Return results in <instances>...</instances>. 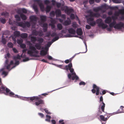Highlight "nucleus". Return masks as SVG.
<instances>
[{
    "instance_id": "49530a36",
    "label": "nucleus",
    "mask_w": 124,
    "mask_h": 124,
    "mask_svg": "<svg viewBox=\"0 0 124 124\" xmlns=\"http://www.w3.org/2000/svg\"><path fill=\"white\" fill-rule=\"evenodd\" d=\"M41 26L43 28H48V24L46 23L41 24Z\"/></svg>"
},
{
    "instance_id": "de8ad7c7",
    "label": "nucleus",
    "mask_w": 124,
    "mask_h": 124,
    "mask_svg": "<svg viewBox=\"0 0 124 124\" xmlns=\"http://www.w3.org/2000/svg\"><path fill=\"white\" fill-rule=\"evenodd\" d=\"M47 58H48L49 60H54L57 61V59L54 60L53 59V58L51 56L49 55H48V54H47Z\"/></svg>"
},
{
    "instance_id": "8fccbe9b",
    "label": "nucleus",
    "mask_w": 124,
    "mask_h": 124,
    "mask_svg": "<svg viewBox=\"0 0 124 124\" xmlns=\"http://www.w3.org/2000/svg\"><path fill=\"white\" fill-rule=\"evenodd\" d=\"M112 1L116 3H121V1L120 0H112Z\"/></svg>"
},
{
    "instance_id": "7ed1b4c3",
    "label": "nucleus",
    "mask_w": 124,
    "mask_h": 124,
    "mask_svg": "<svg viewBox=\"0 0 124 124\" xmlns=\"http://www.w3.org/2000/svg\"><path fill=\"white\" fill-rule=\"evenodd\" d=\"M96 23L98 24V26L100 27H101L102 29H104L107 28L108 31H111L112 30V28L114 27L113 24L114 22H112L109 24V27H108V25L104 23L102 21L101 19L99 18L96 20Z\"/></svg>"
},
{
    "instance_id": "0e129e2a",
    "label": "nucleus",
    "mask_w": 124,
    "mask_h": 124,
    "mask_svg": "<svg viewBox=\"0 0 124 124\" xmlns=\"http://www.w3.org/2000/svg\"><path fill=\"white\" fill-rule=\"evenodd\" d=\"M17 13L19 15H20V16L21 15V14H23L22 13L21 9V10H18L17 11Z\"/></svg>"
},
{
    "instance_id": "338daca9",
    "label": "nucleus",
    "mask_w": 124,
    "mask_h": 124,
    "mask_svg": "<svg viewBox=\"0 0 124 124\" xmlns=\"http://www.w3.org/2000/svg\"><path fill=\"white\" fill-rule=\"evenodd\" d=\"M94 0H89V2L90 4H92L94 3Z\"/></svg>"
},
{
    "instance_id": "ea45409f",
    "label": "nucleus",
    "mask_w": 124,
    "mask_h": 124,
    "mask_svg": "<svg viewBox=\"0 0 124 124\" xmlns=\"http://www.w3.org/2000/svg\"><path fill=\"white\" fill-rule=\"evenodd\" d=\"M44 35L43 31L41 30H40L38 31V35L39 36L42 37Z\"/></svg>"
},
{
    "instance_id": "6e6d98bb",
    "label": "nucleus",
    "mask_w": 124,
    "mask_h": 124,
    "mask_svg": "<svg viewBox=\"0 0 124 124\" xmlns=\"http://www.w3.org/2000/svg\"><path fill=\"white\" fill-rule=\"evenodd\" d=\"M94 17H99L100 16V14L98 13H94Z\"/></svg>"
},
{
    "instance_id": "e433bc0d",
    "label": "nucleus",
    "mask_w": 124,
    "mask_h": 124,
    "mask_svg": "<svg viewBox=\"0 0 124 124\" xmlns=\"http://www.w3.org/2000/svg\"><path fill=\"white\" fill-rule=\"evenodd\" d=\"M20 36L23 38H26L28 37V34L26 33H22L21 34Z\"/></svg>"
},
{
    "instance_id": "aec40b11",
    "label": "nucleus",
    "mask_w": 124,
    "mask_h": 124,
    "mask_svg": "<svg viewBox=\"0 0 124 124\" xmlns=\"http://www.w3.org/2000/svg\"><path fill=\"white\" fill-rule=\"evenodd\" d=\"M14 34L15 37L14 38V37H13L12 39L14 40H16L15 37H19L21 35L20 32L17 31H15L14 33Z\"/></svg>"
},
{
    "instance_id": "58836bf2",
    "label": "nucleus",
    "mask_w": 124,
    "mask_h": 124,
    "mask_svg": "<svg viewBox=\"0 0 124 124\" xmlns=\"http://www.w3.org/2000/svg\"><path fill=\"white\" fill-rule=\"evenodd\" d=\"M21 18L23 20H26L27 19L26 16L23 13L20 16Z\"/></svg>"
},
{
    "instance_id": "72a5a7b5",
    "label": "nucleus",
    "mask_w": 124,
    "mask_h": 124,
    "mask_svg": "<svg viewBox=\"0 0 124 124\" xmlns=\"http://www.w3.org/2000/svg\"><path fill=\"white\" fill-rule=\"evenodd\" d=\"M40 18L42 21L45 22L46 21V16L42 15L40 16Z\"/></svg>"
},
{
    "instance_id": "f704fd0d",
    "label": "nucleus",
    "mask_w": 124,
    "mask_h": 124,
    "mask_svg": "<svg viewBox=\"0 0 124 124\" xmlns=\"http://www.w3.org/2000/svg\"><path fill=\"white\" fill-rule=\"evenodd\" d=\"M37 41L38 42V43L41 44L44 41V39L41 38H39L37 39Z\"/></svg>"
},
{
    "instance_id": "c03bdc74",
    "label": "nucleus",
    "mask_w": 124,
    "mask_h": 124,
    "mask_svg": "<svg viewBox=\"0 0 124 124\" xmlns=\"http://www.w3.org/2000/svg\"><path fill=\"white\" fill-rule=\"evenodd\" d=\"M3 36H2L1 42L3 44H5L6 43V40L5 39L3 38Z\"/></svg>"
},
{
    "instance_id": "9b49d317",
    "label": "nucleus",
    "mask_w": 124,
    "mask_h": 124,
    "mask_svg": "<svg viewBox=\"0 0 124 124\" xmlns=\"http://www.w3.org/2000/svg\"><path fill=\"white\" fill-rule=\"evenodd\" d=\"M93 89L91 91L93 93H96V94L97 95H99V93L101 95L102 94V93L99 92L100 90H102V89H101L95 84L93 85Z\"/></svg>"
},
{
    "instance_id": "a19ab883",
    "label": "nucleus",
    "mask_w": 124,
    "mask_h": 124,
    "mask_svg": "<svg viewBox=\"0 0 124 124\" xmlns=\"http://www.w3.org/2000/svg\"><path fill=\"white\" fill-rule=\"evenodd\" d=\"M15 18L17 21H19L21 20L20 16L18 15H16L15 16Z\"/></svg>"
},
{
    "instance_id": "7c9ffc66",
    "label": "nucleus",
    "mask_w": 124,
    "mask_h": 124,
    "mask_svg": "<svg viewBox=\"0 0 124 124\" xmlns=\"http://www.w3.org/2000/svg\"><path fill=\"white\" fill-rule=\"evenodd\" d=\"M51 8V6L48 5H47L45 8V11L46 12H48L50 11Z\"/></svg>"
},
{
    "instance_id": "bf43d9fd",
    "label": "nucleus",
    "mask_w": 124,
    "mask_h": 124,
    "mask_svg": "<svg viewBox=\"0 0 124 124\" xmlns=\"http://www.w3.org/2000/svg\"><path fill=\"white\" fill-rule=\"evenodd\" d=\"M20 46L21 48H24L26 47V45L24 44H21L20 45Z\"/></svg>"
},
{
    "instance_id": "39448f33",
    "label": "nucleus",
    "mask_w": 124,
    "mask_h": 124,
    "mask_svg": "<svg viewBox=\"0 0 124 124\" xmlns=\"http://www.w3.org/2000/svg\"><path fill=\"white\" fill-rule=\"evenodd\" d=\"M102 8H105L106 9H109L110 10H115L118 8V7L117 6H108L106 4H105L101 5V7H98L93 8V10L94 12H97L101 10Z\"/></svg>"
},
{
    "instance_id": "a211bd4d",
    "label": "nucleus",
    "mask_w": 124,
    "mask_h": 124,
    "mask_svg": "<svg viewBox=\"0 0 124 124\" xmlns=\"http://www.w3.org/2000/svg\"><path fill=\"white\" fill-rule=\"evenodd\" d=\"M58 39V38H53L51 40V41H50L48 42H47V44H46V45L48 47H50L51 45H52V44L54 42L56 41Z\"/></svg>"
},
{
    "instance_id": "79ce46f5",
    "label": "nucleus",
    "mask_w": 124,
    "mask_h": 124,
    "mask_svg": "<svg viewBox=\"0 0 124 124\" xmlns=\"http://www.w3.org/2000/svg\"><path fill=\"white\" fill-rule=\"evenodd\" d=\"M1 15L5 16H9V14L7 12H3L1 13Z\"/></svg>"
},
{
    "instance_id": "f8f14e48",
    "label": "nucleus",
    "mask_w": 124,
    "mask_h": 124,
    "mask_svg": "<svg viewBox=\"0 0 124 124\" xmlns=\"http://www.w3.org/2000/svg\"><path fill=\"white\" fill-rule=\"evenodd\" d=\"M49 48L46 46L44 47H42V50L40 51V55L44 56L47 54H48V51Z\"/></svg>"
},
{
    "instance_id": "a878e982",
    "label": "nucleus",
    "mask_w": 124,
    "mask_h": 124,
    "mask_svg": "<svg viewBox=\"0 0 124 124\" xmlns=\"http://www.w3.org/2000/svg\"><path fill=\"white\" fill-rule=\"evenodd\" d=\"M32 7L36 13V14L38 13V12L39 10L37 5L34 4L32 5Z\"/></svg>"
},
{
    "instance_id": "4d7b16f0",
    "label": "nucleus",
    "mask_w": 124,
    "mask_h": 124,
    "mask_svg": "<svg viewBox=\"0 0 124 124\" xmlns=\"http://www.w3.org/2000/svg\"><path fill=\"white\" fill-rule=\"evenodd\" d=\"M44 111H45V112L47 114H51V112L49 111L46 108H45L44 109Z\"/></svg>"
},
{
    "instance_id": "b1692460",
    "label": "nucleus",
    "mask_w": 124,
    "mask_h": 124,
    "mask_svg": "<svg viewBox=\"0 0 124 124\" xmlns=\"http://www.w3.org/2000/svg\"><path fill=\"white\" fill-rule=\"evenodd\" d=\"M73 9L71 8H68L65 10V12H66L68 15H70L71 13L73 12Z\"/></svg>"
},
{
    "instance_id": "cd10ccee",
    "label": "nucleus",
    "mask_w": 124,
    "mask_h": 124,
    "mask_svg": "<svg viewBox=\"0 0 124 124\" xmlns=\"http://www.w3.org/2000/svg\"><path fill=\"white\" fill-rule=\"evenodd\" d=\"M76 31L77 34L78 35L81 36L83 34V32L81 28L78 29Z\"/></svg>"
},
{
    "instance_id": "774afa93",
    "label": "nucleus",
    "mask_w": 124,
    "mask_h": 124,
    "mask_svg": "<svg viewBox=\"0 0 124 124\" xmlns=\"http://www.w3.org/2000/svg\"><path fill=\"white\" fill-rule=\"evenodd\" d=\"M72 26L74 28H76L77 27V24L75 23H73L72 25Z\"/></svg>"
},
{
    "instance_id": "20e7f679",
    "label": "nucleus",
    "mask_w": 124,
    "mask_h": 124,
    "mask_svg": "<svg viewBox=\"0 0 124 124\" xmlns=\"http://www.w3.org/2000/svg\"><path fill=\"white\" fill-rule=\"evenodd\" d=\"M120 15H121V16L119 17V20H124V7H123L121 10L115 12L114 15L112 17L113 18V21L117 19L118 16Z\"/></svg>"
},
{
    "instance_id": "4468645a",
    "label": "nucleus",
    "mask_w": 124,
    "mask_h": 124,
    "mask_svg": "<svg viewBox=\"0 0 124 124\" xmlns=\"http://www.w3.org/2000/svg\"><path fill=\"white\" fill-rule=\"evenodd\" d=\"M31 22L33 24L32 27L35 25L36 23L37 18L35 16L33 15L31 16L30 17Z\"/></svg>"
},
{
    "instance_id": "ddd939ff",
    "label": "nucleus",
    "mask_w": 124,
    "mask_h": 124,
    "mask_svg": "<svg viewBox=\"0 0 124 124\" xmlns=\"http://www.w3.org/2000/svg\"><path fill=\"white\" fill-rule=\"evenodd\" d=\"M18 26H20L23 28H25L26 27H29L30 26V23L29 22H27L25 23L22 22H20L18 23Z\"/></svg>"
},
{
    "instance_id": "423d86ee",
    "label": "nucleus",
    "mask_w": 124,
    "mask_h": 124,
    "mask_svg": "<svg viewBox=\"0 0 124 124\" xmlns=\"http://www.w3.org/2000/svg\"><path fill=\"white\" fill-rule=\"evenodd\" d=\"M14 64V63L13 61H11L9 63V60L7 59L6 60L4 63V67L0 69V73L2 71L3 72V71H4V70L5 69H7L9 71V70L10 69L11 65Z\"/></svg>"
},
{
    "instance_id": "c756f323",
    "label": "nucleus",
    "mask_w": 124,
    "mask_h": 124,
    "mask_svg": "<svg viewBox=\"0 0 124 124\" xmlns=\"http://www.w3.org/2000/svg\"><path fill=\"white\" fill-rule=\"evenodd\" d=\"M94 13L92 12L90 13L89 15H86V17L87 19L88 18H94Z\"/></svg>"
},
{
    "instance_id": "680f3d73",
    "label": "nucleus",
    "mask_w": 124,
    "mask_h": 124,
    "mask_svg": "<svg viewBox=\"0 0 124 124\" xmlns=\"http://www.w3.org/2000/svg\"><path fill=\"white\" fill-rule=\"evenodd\" d=\"M79 84L80 85H85V83L83 81H81L79 83Z\"/></svg>"
},
{
    "instance_id": "f3484780",
    "label": "nucleus",
    "mask_w": 124,
    "mask_h": 124,
    "mask_svg": "<svg viewBox=\"0 0 124 124\" xmlns=\"http://www.w3.org/2000/svg\"><path fill=\"white\" fill-rule=\"evenodd\" d=\"M67 30L69 33V34L71 35H74L76 33L75 29L72 28H70L67 29Z\"/></svg>"
},
{
    "instance_id": "69168bd1",
    "label": "nucleus",
    "mask_w": 124,
    "mask_h": 124,
    "mask_svg": "<svg viewBox=\"0 0 124 124\" xmlns=\"http://www.w3.org/2000/svg\"><path fill=\"white\" fill-rule=\"evenodd\" d=\"M56 5L57 8H60L61 6V3L59 2H57L56 4Z\"/></svg>"
},
{
    "instance_id": "9d476101",
    "label": "nucleus",
    "mask_w": 124,
    "mask_h": 124,
    "mask_svg": "<svg viewBox=\"0 0 124 124\" xmlns=\"http://www.w3.org/2000/svg\"><path fill=\"white\" fill-rule=\"evenodd\" d=\"M72 63H70L68 65H66L65 67L64 70H66L67 71L69 70L71 75H76V73L75 72L74 69L72 68Z\"/></svg>"
},
{
    "instance_id": "f03ea898",
    "label": "nucleus",
    "mask_w": 124,
    "mask_h": 124,
    "mask_svg": "<svg viewBox=\"0 0 124 124\" xmlns=\"http://www.w3.org/2000/svg\"><path fill=\"white\" fill-rule=\"evenodd\" d=\"M26 44L28 45L29 46V50L28 51L27 53L30 56L34 57H39L36 54H37L38 53V51L36 50V48L29 41H26Z\"/></svg>"
},
{
    "instance_id": "603ef678",
    "label": "nucleus",
    "mask_w": 124,
    "mask_h": 124,
    "mask_svg": "<svg viewBox=\"0 0 124 124\" xmlns=\"http://www.w3.org/2000/svg\"><path fill=\"white\" fill-rule=\"evenodd\" d=\"M22 13H24L25 14H26L27 12V10L25 8H22L21 9Z\"/></svg>"
},
{
    "instance_id": "dca6fc26",
    "label": "nucleus",
    "mask_w": 124,
    "mask_h": 124,
    "mask_svg": "<svg viewBox=\"0 0 124 124\" xmlns=\"http://www.w3.org/2000/svg\"><path fill=\"white\" fill-rule=\"evenodd\" d=\"M100 105H101V109L103 112H104V108L105 104L103 101V98L102 96H101L100 99Z\"/></svg>"
},
{
    "instance_id": "f257e3e1",
    "label": "nucleus",
    "mask_w": 124,
    "mask_h": 124,
    "mask_svg": "<svg viewBox=\"0 0 124 124\" xmlns=\"http://www.w3.org/2000/svg\"><path fill=\"white\" fill-rule=\"evenodd\" d=\"M15 96L17 98H20L22 100L26 101L30 103L33 102L34 100L35 101V103L32 102L31 103L33 105H35L36 106H38L40 105L44 104V101L40 98H43V97L41 96V95H39L38 96H33L31 97H23L18 95L17 94L15 95Z\"/></svg>"
},
{
    "instance_id": "4c0bfd02",
    "label": "nucleus",
    "mask_w": 124,
    "mask_h": 124,
    "mask_svg": "<svg viewBox=\"0 0 124 124\" xmlns=\"http://www.w3.org/2000/svg\"><path fill=\"white\" fill-rule=\"evenodd\" d=\"M72 75L70 73H69L68 75V77L69 79H71V78L72 79L74 80L75 79L74 76H72Z\"/></svg>"
},
{
    "instance_id": "412c9836",
    "label": "nucleus",
    "mask_w": 124,
    "mask_h": 124,
    "mask_svg": "<svg viewBox=\"0 0 124 124\" xmlns=\"http://www.w3.org/2000/svg\"><path fill=\"white\" fill-rule=\"evenodd\" d=\"M71 21L69 18H67V20H65L63 23V24L65 26H67L70 25L71 23Z\"/></svg>"
},
{
    "instance_id": "473e14b6",
    "label": "nucleus",
    "mask_w": 124,
    "mask_h": 124,
    "mask_svg": "<svg viewBox=\"0 0 124 124\" xmlns=\"http://www.w3.org/2000/svg\"><path fill=\"white\" fill-rule=\"evenodd\" d=\"M46 118L45 119V121L48 122H50L51 121L50 119L51 117L50 116L48 115H46Z\"/></svg>"
},
{
    "instance_id": "2f4dec72",
    "label": "nucleus",
    "mask_w": 124,
    "mask_h": 124,
    "mask_svg": "<svg viewBox=\"0 0 124 124\" xmlns=\"http://www.w3.org/2000/svg\"><path fill=\"white\" fill-rule=\"evenodd\" d=\"M55 14V11H51L50 14V16L49 18H52V17H54Z\"/></svg>"
},
{
    "instance_id": "c9c22d12",
    "label": "nucleus",
    "mask_w": 124,
    "mask_h": 124,
    "mask_svg": "<svg viewBox=\"0 0 124 124\" xmlns=\"http://www.w3.org/2000/svg\"><path fill=\"white\" fill-rule=\"evenodd\" d=\"M8 72L6 71H3L2 72L1 75L3 76V78H5L8 74Z\"/></svg>"
},
{
    "instance_id": "052dcab7",
    "label": "nucleus",
    "mask_w": 124,
    "mask_h": 124,
    "mask_svg": "<svg viewBox=\"0 0 124 124\" xmlns=\"http://www.w3.org/2000/svg\"><path fill=\"white\" fill-rule=\"evenodd\" d=\"M70 17L71 19H75V16L74 14H71L70 16Z\"/></svg>"
},
{
    "instance_id": "6ab92c4d",
    "label": "nucleus",
    "mask_w": 124,
    "mask_h": 124,
    "mask_svg": "<svg viewBox=\"0 0 124 124\" xmlns=\"http://www.w3.org/2000/svg\"><path fill=\"white\" fill-rule=\"evenodd\" d=\"M64 36L65 38H70L73 37H78L82 39L83 38L82 36H80L79 37L77 35H71L70 34H67L64 35Z\"/></svg>"
},
{
    "instance_id": "0eeeda50",
    "label": "nucleus",
    "mask_w": 124,
    "mask_h": 124,
    "mask_svg": "<svg viewBox=\"0 0 124 124\" xmlns=\"http://www.w3.org/2000/svg\"><path fill=\"white\" fill-rule=\"evenodd\" d=\"M112 22L114 23L113 25L114 28L115 29L121 30L123 28H124V23L123 22H119L117 23L115 20H114Z\"/></svg>"
},
{
    "instance_id": "4be33fe9",
    "label": "nucleus",
    "mask_w": 124,
    "mask_h": 124,
    "mask_svg": "<svg viewBox=\"0 0 124 124\" xmlns=\"http://www.w3.org/2000/svg\"><path fill=\"white\" fill-rule=\"evenodd\" d=\"M34 46L36 49L39 50H42V47L41 44L38 43H35Z\"/></svg>"
},
{
    "instance_id": "5fc2aeb1",
    "label": "nucleus",
    "mask_w": 124,
    "mask_h": 124,
    "mask_svg": "<svg viewBox=\"0 0 124 124\" xmlns=\"http://www.w3.org/2000/svg\"><path fill=\"white\" fill-rule=\"evenodd\" d=\"M50 36H51V33L50 32L48 31L46 33L45 35L46 37H49Z\"/></svg>"
},
{
    "instance_id": "6e6552de",
    "label": "nucleus",
    "mask_w": 124,
    "mask_h": 124,
    "mask_svg": "<svg viewBox=\"0 0 124 124\" xmlns=\"http://www.w3.org/2000/svg\"><path fill=\"white\" fill-rule=\"evenodd\" d=\"M6 90V93L8 94H9L10 96L14 95V93L12 92L10 90L7 88H6L5 89V87L4 85L1 82V79L0 78V93L3 91Z\"/></svg>"
},
{
    "instance_id": "c85d7f7f",
    "label": "nucleus",
    "mask_w": 124,
    "mask_h": 124,
    "mask_svg": "<svg viewBox=\"0 0 124 124\" xmlns=\"http://www.w3.org/2000/svg\"><path fill=\"white\" fill-rule=\"evenodd\" d=\"M51 36L52 37H54V38H58V39L59 38V34L55 32H53L51 34Z\"/></svg>"
},
{
    "instance_id": "5701e85b",
    "label": "nucleus",
    "mask_w": 124,
    "mask_h": 124,
    "mask_svg": "<svg viewBox=\"0 0 124 124\" xmlns=\"http://www.w3.org/2000/svg\"><path fill=\"white\" fill-rule=\"evenodd\" d=\"M104 22L106 23L109 24L112 22V19L110 17H108L106 18Z\"/></svg>"
},
{
    "instance_id": "393cba45",
    "label": "nucleus",
    "mask_w": 124,
    "mask_h": 124,
    "mask_svg": "<svg viewBox=\"0 0 124 124\" xmlns=\"http://www.w3.org/2000/svg\"><path fill=\"white\" fill-rule=\"evenodd\" d=\"M56 17L60 16L61 15V11L59 9H56L55 11Z\"/></svg>"
},
{
    "instance_id": "3c124183",
    "label": "nucleus",
    "mask_w": 124,
    "mask_h": 124,
    "mask_svg": "<svg viewBox=\"0 0 124 124\" xmlns=\"http://www.w3.org/2000/svg\"><path fill=\"white\" fill-rule=\"evenodd\" d=\"M8 46L10 48H12L13 46V44L11 42H9L7 44Z\"/></svg>"
},
{
    "instance_id": "864d4df0",
    "label": "nucleus",
    "mask_w": 124,
    "mask_h": 124,
    "mask_svg": "<svg viewBox=\"0 0 124 124\" xmlns=\"http://www.w3.org/2000/svg\"><path fill=\"white\" fill-rule=\"evenodd\" d=\"M0 19V21L2 23L4 24L6 23V20L5 19L1 18Z\"/></svg>"
},
{
    "instance_id": "1a4fd4ad",
    "label": "nucleus",
    "mask_w": 124,
    "mask_h": 124,
    "mask_svg": "<svg viewBox=\"0 0 124 124\" xmlns=\"http://www.w3.org/2000/svg\"><path fill=\"white\" fill-rule=\"evenodd\" d=\"M22 54L20 56L19 54H17L16 56H14L13 57V59L15 61V63L14 66L10 68L9 71H10L12 69L16 67L20 63L19 61L17 60H19L21 59V57H22Z\"/></svg>"
},
{
    "instance_id": "bb28decb",
    "label": "nucleus",
    "mask_w": 124,
    "mask_h": 124,
    "mask_svg": "<svg viewBox=\"0 0 124 124\" xmlns=\"http://www.w3.org/2000/svg\"><path fill=\"white\" fill-rule=\"evenodd\" d=\"M31 42L33 44H35V42L37 41V39L36 37L34 36H32L31 37Z\"/></svg>"
},
{
    "instance_id": "a18cd8bd",
    "label": "nucleus",
    "mask_w": 124,
    "mask_h": 124,
    "mask_svg": "<svg viewBox=\"0 0 124 124\" xmlns=\"http://www.w3.org/2000/svg\"><path fill=\"white\" fill-rule=\"evenodd\" d=\"M40 8L41 10L42 11H44L45 10V8L43 5L42 4L40 5Z\"/></svg>"
},
{
    "instance_id": "37998d69",
    "label": "nucleus",
    "mask_w": 124,
    "mask_h": 124,
    "mask_svg": "<svg viewBox=\"0 0 124 124\" xmlns=\"http://www.w3.org/2000/svg\"><path fill=\"white\" fill-rule=\"evenodd\" d=\"M57 27L58 29L59 30H62V25L60 23H59L57 24Z\"/></svg>"
},
{
    "instance_id": "13d9d810",
    "label": "nucleus",
    "mask_w": 124,
    "mask_h": 124,
    "mask_svg": "<svg viewBox=\"0 0 124 124\" xmlns=\"http://www.w3.org/2000/svg\"><path fill=\"white\" fill-rule=\"evenodd\" d=\"M10 55V54L9 53H7V54L6 55H5V58L6 59V60L7 59L8 60V59H7V58H9ZM8 60H9V59H8ZM9 63L10 62H9Z\"/></svg>"
},
{
    "instance_id": "09e8293b",
    "label": "nucleus",
    "mask_w": 124,
    "mask_h": 124,
    "mask_svg": "<svg viewBox=\"0 0 124 124\" xmlns=\"http://www.w3.org/2000/svg\"><path fill=\"white\" fill-rule=\"evenodd\" d=\"M38 31L36 30H33L32 32V34L33 35L35 36H37L38 35Z\"/></svg>"
},
{
    "instance_id": "e2e57ef3",
    "label": "nucleus",
    "mask_w": 124,
    "mask_h": 124,
    "mask_svg": "<svg viewBox=\"0 0 124 124\" xmlns=\"http://www.w3.org/2000/svg\"><path fill=\"white\" fill-rule=\"evenodd\" d=\"M59 122L60 124H65V123L64 122L63 120H60L59 121Z\"/></svg>"
},
{
    "instance_id": "2eb2a0df",
    "label": "nucleus",
    "mask_w": 124,
    "mask_h": 124,
    "mask_svg": "<svg viewBox=\"0 0 124 124\" xmlns=\"http://www.w3.org/2000/svg\"><path fill=\"white\" fill-rule=\"evenodd\" d=\"M87 22L90 26H93L95 25L96 23L94 20V18H87Z\"/></svg>"
}]
</instances>
